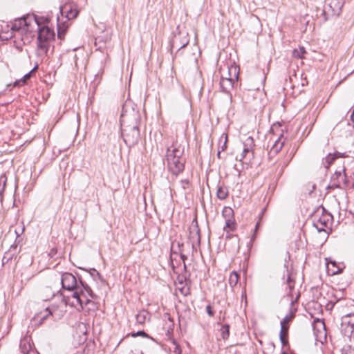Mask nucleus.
I'll return each instance as SVG.
<instances>
[{
  "mask_svg": "<svg viewBox=\"0 0 354 354\" xmlns=\"http://www.w3.org/2000/svg\"><path fill=\"white\" fill-rule=\"evenodd\" d=\"M140 116L138 112L133 111L121 115L122 136L125 144L129 147L136 145L140 138L139 125Z\"/></svg>",
  "mask_w": 354,
  "mask_h": 354,
  "instance_id": "f257e3e1",
  "label": "nucleus"
},
{
  "mask_svg": "<svg viewBox=\"0 0 354 354\" xmlns=\"http://www.w3.org/2000/svg\"><path fill=\"white\" fill-rule=\"evenodd\" d=\"M61 283L64 289L73 292L71 298L68 297V299H65L64 306L66 305L77 306L78 304L81 306L83 301L80 295L83 294V288L91 296V288L87 284H84L80 279L78 283L75 277L71 273L65 272L62 274Z\"/></svg>",
  "mask_w": 354,
  "mask_h": 354,
  "instance_id": "f03ea898",
  "label": "nucleus"
},
{
  "mask_svg": "<svg viewBox=\"0 0 354 354\" xmlns=\"http://www.w3.org/2000/svg\"><path fill=\"white\" fill-rule=\"evenodd\" d=\"M184 149L177 143H173L169 147L166 153L167 165L171 172L177 176L184 169L185 160L183 158Z\"/></svg>",
  "mask_w": 354,
  "mask_h": 354,
  "instance_id": "7ed1b4c3",
  "label": "nucleus"
},
{
  "mask_svg": "<svg viewBox=\"0 0 354 354\" xmlns=\"http://www.w3.org/2000/svg\"><path fill=\"white\" fill-rule=\"evenodd\" d=\"M37 26V53L40 56L46 55L50 43L55 39V32L48 26Z\"/></svg>",
  "mask_w": 354,
  "mask_h": 354,
  "instance_id": "20e7f679",
  "label": "nucleus"
},
{
  "mask_svg": "<svg viewBox=\"0 0 354 354\" xmlns=\"http://www.w3.org/2000/svg\"><path fill=\"white\" fill-rule=\"evenodd\" d=\"M332 219L333 216L330 213L326 212L323 208L322 214L319 218H317L316 216H314L313 225L319 233L324 232L328 236Z\"/></svg>",
  "mask_w": 354,
  "mask_h": 354,
  "instance_id": "39448f33",
  "label": "nucleus"
},
{
  "mask_svg": "<svg viewBox=\"0 0 354 354\" xmlns=\"http://www.w3.org/2000/svg\"><path fill=\"white\" fill-rule=\"evenodd\" d=\"M65 313L66 310L63 309V306L60 308L58 306L51 305L47 307L44 312L38 315L37 319L39 322V324H42L49 317H52L54 320L61 319L64 315Z\"/></svg>",
  "mask_w": 354,
  "mask_h": 354,
  "instance_id": "423d86ee",
  "label": "nucleus"
},
{
  "mask_svg": "<svg viewBox=\"0 0 354 354\" xmlns=\"http://www.w3.org/2000/svg\"><path fill=\"white\" fill-rule=\"evenodd\" d=\"M34 22L37 26H39V22L35 16H26L21 18H18L11 22L12 32L29 31V27L31 23Z\"/></svg>",
  "mask_w": 354,
  "mask_h": 354,
  "instance_id": "0eeeda50",
  "label": "nucleus"
},
{
  "mask_svg": "<svg viewBox=\"0 0 354 354\" xmlns=\"http://www.w3.org/2000/svg\"><path fill=\"white\" fill-rule=\"evenodd\" d=\"M228 77L221 76L220 80V87L222 91L225 93L229 92V91L233 88L234 80L238 79L239 72L236 66H232L228 68Z\"/></svg>",
  "mask_w": 354,
  "mask_h": 354,
  "instance_id": "6e6552de",
  "label": "nucleus"
},
{
  "mask_svg": "<svg viewBox=\"0 0 354 354\" xmlns=\"http://www.w3.org/2000/svg\"><path fill=\"white\" fill-rule=\"evenodd\" d=\"M348 185V180L346 177V169L344 167L342 172L341 171H336L331 176L330 182L328 189H344Z\"/></svg>",
  "mask_w": 354,
  "mask_h": 354,
  "instance_id": "1a4fd4ad",
  "label": "nucleus"
},
{
  "mask_svg": "<svg viewBox=\"0 0 354 354\" xmlns=\"http://www.w3.org/2000/svg\"><path fill=\"white\" fill-rule=\"evenodd\" d=\"M295 317V310H291L285 317L281 321V330H280V340L281 344L284 346L288 344V334L289 330V322H290Z\"/></svg>",
  "mask_w": 354,
  "mask_h": 354,
  "instance_id": "9d476101",
  "label": "nucleus"
},
{
  "mask_svg": "<svg viewBox=\"0 0 354 354\" xmlns=\"http://www.w3.org/2000/svg\"><path fill=\"white\" fill-rule=\"evenodd\" d=\"M340 330L342 333L350 337L354 333V313L347 314L342 317Z\"/></svg>",
  "mask_w": 354,
  "mask_h": 354,
  "instance_id": "9b49d317",
  "label": "nucleus"
},
{
  "mask_svg": "<svg viewBox=\"0 0 354 354\" xmlns=\"http://www.w3.org/2000/svg\"><path fill=\"white\" fill-rule=\"evenodd\" d=\"M189 39L187 34L183 35L181 33H178V35H174L171 42V49H176L178 51L181 48L185 47L189 44Z\"/></svg>",
  "mask_w": 354,
  "mask_h": 354,
  "instance_id": "f8f14e48",
  "label": "nucleus"
},
{
  "mask_svg": "<svg viewBox=\"0 0 354 354\" xmlns=\"http://www.w3.org/2000/svg\"><path fill=\"white\" fill-rule=\"evenodd\" d=\"M189 239L192 242V247L193 249H194L196 243L198 245L201 243L200 229L196 220H194L189 227Z\"/></svg>",
  "mask_w": 354,
  "mask_h": 354,
  "instance_id": "ddd939ff",
  "label": "nucleus"
},
{
  "mask_svg": "<svg viewBox=\"0 0 354 354\" xmlns=\"http://www.w3.org/2000/svg\"><path fill=\"white\" fill-rule=\"evenodd\" d=\"M60 12L62 16H65L68 20L77 17L79 13L77 6L73 3H66L61 7Z\"/></svg>",
  "mask_w": 354,
  "mask_h": 354,
  "instance_id": "4468645a",
  "label": "nucleus"
},
{
  "mask_svg": "<svg viewBox=\"0 0 354 354\" xmlns=\"http://www.w3.org/2000/svg\"><path fill=\"white\" fill-rule=\"evenodd\" d=\"M286 138H284L282 134L274 142L270 150L268 152L269 158H273L276 156L284 146Z\"/></svg>",
  "mask_w": 354,
  "mask_h": 354,
  "instance_id": "2eb2a0df",
  "label": "nucleus"
},
{
  "mask_svg": "<svg viewBox=\"0 0 354 354\" xmlns=\"http://www.w3.org/2000/svg\"><path fill=\"white\" fill-rule=\"evenodd\" d=\"M329 8L333 15L339 16L344 6V0H328Z\"/></svg>",
  "mask_w": 354,
  "mask_h": 354,
  "instance_id": "dca6fc26",
  "label": "nucleus"
},
{
  "mask_svg": "<svg viewBox=\"0 0 354 354\" xmlns=\"http://www.w3.org/2000/svg\"><path fill=\"white\" fill-rule=\"evenodd\" d=\"M345 156V153H341L339 152H335L333 153H329L325 158L322 159V165L324 168L328 169L336 158Z\"/></svg>",
  "mask_w": 354,
  "mask_h": 354,
  "instance_id": "f3484780",
  "label": "nucleus"
},
{
  "mask_svg": "<svg viewBox=\"0 0 354 354\" xmlns=\"http://www.w3.org/2000/svg\"><path fill=\"white\" fill-rule=\"evenodd\" d=\"M90 296L91 298H93V291L91 290V296L88 293V292L83 288V294L80 295L81 297V299H82V304L80 306V304L77 306H73V307L76 308L77 310H81L84 308V305H88V304H92L94 305L93 301H92L91 299L88 298V296Z\"/></svg>",
  "mask_w": 354,
  "mask_h": 354,
  "instance_id": "a211bd4d",
  "label": "nucleus"
},
{
  "mask_svg": "<svg viewBox=\"0 0 354 354\" xmlns=\"http://www.w3.org/2000/svg\"><path fill=\"white\" fill-rule=\"evenodd\" d=\"M216 196L220 200H225L228 196V189L220 183L217 185Z\"/></svg>",
  "mask_w": 354,
  "mask_h": 354,
  "instance_id": "6ab92c4d",
  "label": "nucleus"
},
{
  "mask_svg": "<svg viewBox=\"0 0 354 354\" xmlns=\"http://www.w3.org/2000/svg\"><path fill=\"white\" fill-rule=\"evenodd\" d=\"M136 319L138 324L143 325L147 320H149L150 315L148 311L142 310L136 315Z\"/></svg>",
  "mask_w": 354,
  "mask_h": 354,
  "instance_id": "aec40b11",
  "label": "nucleus"
},
{
  "mask_svg": "<svg viewBox=\"0 0 354 354\" xmlns=\"http://www.w3.org/2000/svg\"><path fill=\"white\" fill-rule=\"evenodd\" d=\"M254 158V151H250L248 149H245L243 147L242 153L240 156V161H248L249 162Z\"/></svg>",
  "mask_w": 354,
  "mask_h": 354,
  "instance_id": "412c9836",
  "label": "nucleus"
},
{
  "mask_svg": "<svg viewBox=\"0 0 354 354\" xmlns=\"http://www.w3.org/2000/svg\"><path fill=\"white\" fill-rule=\"evenodd\" d=\"M254 146L255 145L254 139L251 136H248L243 142V147L245 149H250L252 151H254Z\"/></svg>",
  "mask_w": 354,
  "mask_h": 354,
  "instance_id": "4be33fe9",
  "label": "nucleus"
},
{
  "mask_svg": "<svg viewBox=\"0 0 354 354\" xmlns=\"http://www.w3.org/2000/svg\"><path fill=\"white\" fill-rule=\"evenodd\" d=\"M239 277L237 274V272L233 271L231 272L229 277V284L231 288H234L237 285V283L239 281Z\"/></svg>",
  "mask_w": 354,
  "mask_h": 354,
  "instance_id": "5701e85b",
  "label": "nucleus"
},
{
  "mask_svg": "<svg viewBox=\"0 0 354 354\" xmlns=\"http://www.w3.org/2000/svg\"><path fill=\"white\" fill-rule=\"evenodd\" d=\"M313 326L315 330H317L318 331H320V330L322 329L325 330L324 322L319 318H316L313 320Z\"/></svg>",
  "mask_w": 354,
  "mask_h": 354,
  "instance_id": "b1692460",
  "label": "nucleus"
},
{
  "mask_svg": "<svg viewBox=\"0 0 354 354\" xmlns=\"http://www.w3.org/2000/svg\"><path fill=\"white\" fill-rule=\"evenodd\" d=\"M306 53V51L304 47L300 46L299 48L295 49L292 51V56L295 58L298 59H304V55Z\"/></svg>",
  "mask_w": 354,
  "mask_h": 354,
  "instance_id": "393cba45",
  "label": "nucleus"
},
{
  "mask_svg": "<svg viewBox=\"0 0 354 354\" xmlns=\"http://www.w3.org/2000/svg\"><path fill=\"white\" fill-rule=\"evenodd\" d=\"M222 215L225 220L234 219V211L231 207H225L222 212Z\"/></svg>",
  "mask_w": 354,
  "mask_h": 354,
  "instance_id": "a878e982",
  "label": "nucleus"
},
{
  "mask_svg": "<svg viewBox=\"0 0 354 354\" xmlns=\"http://www.w3.org/2000/svg\"><path fill=\"white\" fill-rule=\"evenodd\" d=\"M236 223L234 219L225 220V225L223 227V230L228 232L229 231H233L235 229Z\"/></svg>",
  "mask_w": 354,
  "mask_h": 354,
  "instance_id": "bb28decb",
  "label": "nucleus"
},
{
  "mask_svg": "<svg viewBox=\"0 0 354 354\" xmlns=\"http://www.w3.org/2000/svg\"><path fill=\"white\" fill-rule=\"evenodd\" d=\"M221 335L224 340L228 339L230 336V326L228 324H224L222 326L221 328Z\"/></svg>",
  "mask_w": 354,
  "mask_h": 354,
  "instance_id": "cd10ccee",
  "label": "nucleus"
},
{
  "mask_svg": "<svg viewBox=\"0 0 354 354\" xmlns=\"http://www.w3.org/2000/svg\"><path fill=\"white\" fill-rule=\"evenodd\" d=\"M20 348L24 354H35L34 351H30V345L27 344L25 342H21Z\"/></svg>",
  "mask_w": 354,
  "mask_h": 354,
  "instance_id": "c85d7f7f",
  "label": "nucleus"
},
{
  "mask_svg": "<svg viewBox=\"0 0 354 354\" xmlns=\"http://www.w3.org/2000/svg\"><path fill=\"white\" fill-rule=\"evenodd\" d=\"M130 335L133 337H138V336H142V337H148L149 335L148 334H147L144 330H139L136 333H131L130 334Z\"/></svg>",
  "mask_w": 354,
  "mask_h": 354,
  "instance_id": "c756f323",
  "label": "nucleus"
},
{
  "mask_svg": "<svg viewBox=\"0 0 354 354\" xmlns=\"http://www.w3.org/2000/svg\"><path fill=\"white\" fill-rule=\"evenodd\" d=\"M179 290L184 296H187L190 294L189 288L185 286H183L182 287L179 288Z\"/></svg>",
  "mask_w": 354,
  "mask_h": 354,
  "instance_id": "7c9ffc66",
  "label": "nucleus"
},
{
  "mask_svg": "<svg viewBox=\"0 0 354 354\" xmlns=\"http://www.w3.org/2000/svg\"><path fill=\"white\" fill-rule=\"evenodd\" d=\"M171 342L174 346V352L176 353V354H180L182 351L180 346L177 344L176 341L175 339H173Z\"/></svg>",
  "mask_w": 354,
  "mask_h": 354,
  "instance_id": "2f4dec72",
  "label": "nucleus"
},
{
  "mask_svg": "<svg viewBox=\"0 0 354 354\" xmlns=\"http://www.w3.org/2000/svg\"><path fill=\"white\" fill-rule=\"evenodd\" d=\"M180 185H181V187L185 190L188 188L189 187V180L187 179H184V180H181L180 181Z\"/></svg>",
  "mask_w": 354,
  "mask_h": 354,
  "instance_id": "473e14b6",
  "label": "nucleus"
},
{
  "mask_svg": "<svg viewBox=\"0 0 354 354\" xmlns=\"http://www.w3.org/2000/svg\"><path fill=\"white\" fill-rule=\"evenodd\" d=\"M287 284H288L290 290H291L294 288L295 281L292 280V279L291 278L290 274L288 275Z\"/></svg>",
  "mask_w": 354,
  "mask_h": 354,
  "instance_id": "72a5a7b5",
  "label": "nucleus"
},
{
  "mask_svg": "<svg viewBox=\"0 0 354 354\" xmlns=\"http://www.w3.org/2000/svg\"><path fill=\"white\" fill-rule=\"evenodd\" d=\"M231 238L234 242V243L236 245V249L238 250L239 246V243H238V237L237 236H234V235H232V236H226V239L227 238Z\"/></svg>",
  "mask_w": 354,
  "mask_h": 354,
  "instance_id": "f704fd0d",
  "label": "nucleus"
},
{
  "mask_svg": "<svg viewBox=\"0 0 354 354\" xmlns=\"http://www.w3.org/2000/svg\"><path fill=\"white\" fill-rule=\"evenodd\" d=\"M227 136L225 134V140H224V142L222 146L219 147H218V150L221 151H223L226 149L227 148Z\"/></svg>",
  "mask_w": 354,
  "mask_h": 354,
  "instance_id": "c9c22d12",
  "label": "nucleus"
},
{
  "mask_svg": "<svg viewBox=\"0 0 354 354\" xmlns=\"http://www.w3.org/2000/svg\"><path fill=\"white\" fill-rule=\"evenodd\" d=\"M206 312L209 317H213L214 315V312L212 310L210 305H207L206 306Z\"/></svg>",
  "mask_w": 354,
  "mask_h": 354,
  "instance_id": "e433bc0d",
  "label": "nucleus"
},
{
  "mask_svg": "<svg viewBox=\"0 0 354 354\" xmlns=\"http://www.w3.org/2000/svg\"><path fill=\"white\" fill-rule=\"evenodd\" d=\"M31 72H29L28 73L26 74L24 77L21 79L22 84H25L26 80L30 78Z\"/></svg>",
  "mask_w": 354,
  "mask_h": 354,
  "instance_id": "4c0bfd02",
  "label": "nucleus"
},
{
  "mask_svg": "<svg viewBox=\"0 0 354 354\" xmlns=\"http://www.w3.org/2000/svg\"><path fill=\"white\" fill-rule=\"evenodd\" d=\"M24 84H22V80H16L15 82H14V86H22L24 85Z\"/></svg>",
  "mask_w": 354,
  "mask_h": 354,
  "instance_id": "58836bf2",
  "label": "nucleus"
},
{
  "mask_svg": "<svg viewBox=\"0 0 354 354\" xmlns=\"http://www.w3.org/2000/svg\"><path fill=\"white\" fill-rule=\"evenodd\" d=\"M24 231V227L19 229V230H15V233L17 234V236H19L20 234H21Z\"/></svg>",
  "mask_w": 354,
  "mask_h": 354,
  "instance_id": "ea45409f",
  "label": "nucleus"
},
{
  "mask_svg": "<svg viewBox=\"0 0 354 354\" xmlns=\"http://www.w3.org/2000/svg\"><path fill=\"white\" fill-rule=\"evenodd\" d=\"M180 259H182V261L184 262H185V260L187 259V256L185 254H180Z\"/></svg>",
  "mask_w": 354,
  "mask_h": 354,
  "instance_id": "a19ab883",
  "label": "nucleus"
},
{
  "mask_svg": "<svg viewBox=\"0 0 354 354\" xmlns=\"http://www.w3.org/2000/svg\"><path fill=\"white\" fill-rule=\"evenodd\" d=\"M339 272H341V270H340L339 268H337V270H333V271L332 272V274H338V273H339Z\"/></svg>",
  "mask_w": 354,
  "mask_h": 354,
  "instance_id": "79ce46f5",
  "label": "nucleus"
},
{
  "mask_svg": "<svg viewBox=\"0 0 354 354\" xmlns=\"http://www.w3.org/2000/svg\"><path fill=\"white\" fill-rule=\"evenodd\" d=\"M64 32H60V31H58V37L62 39V36L64 35Z\"/></svg>",
  "mask_w": 354,
  "mask_h": 354,
  "instance_id": "37998d69",
  "label": "nucleus"
},
{
  "mask_svg": "<svg viewBox=\"0 0 354 354\" xmlns=\"http://www.w3.org/2000/svg\"><path fill=\"white\" fill-rule=\"evenodd\" d=\"M221 151L218 150V152H217V155H216V156H217V157H218V158H221Z\"/></svg>",
  "mask_w": 354,
  "mask_h": 354,
  "instance_id": "c03bdc74",
  "label": "nucleus"
},
{
  "mask_svg": "<svg viewBox=\"0 0 354 354\" xmlns=\"http://www.w3.org/2000/svg\"><path fill=\"white\" fill-rule=\"evenodd\" d=\"M330 304H331V307H330V308H333V307H334V306H335V303L330 302L329 304H328V305H327V306H328Z\"/></svg>",
  "mask_w": 354,
  "mask_h": 354,
  "instance_id": "a18cd8bd",
  "label": "nucleus"
},
{
  "mask_svg": "<svg viewBox=\"0 0 354 354\" xmlns=\"http://www.w3.org/2000/svg\"><path fill=\"white\" fill-rule=\"evenodd\" d=\"M183 267H184V270L186 271V270H187V266H186L185 262H184V263H183Z\"/></svg>",
  "mask_w": 354,
  "mask_h": 354,
  "instance_id": "49530a36",
  "label": "nucleus"
},
{
  "mask_svg": "<svg viewBox=\"0 0 354 354\" xmlns=\"http://www.w3.org/2000/svg\"><path fill=\"white\" fill-rule=\"evenodd\" d=\"M179 283H180V284H181V285H183V279L179 280Z\"/></svg>",
  "mask_w": 354,
  "mask_h": 354,
  "instance_id": "de8ad7c7",
  "label": "nucleus"
},
{
  "mask_svg": "<svg viewBox=\"0 0 354 354\" xmlns=\"http://www.w3.org/2000/svg\"><path fill=\"white\" fill-rule=\"evenodd\" d=\"M349 354H354V349L352 351H350Z\"/></svg>",
  "mask_w": 354,
  "mask_h": 354,
  "instance_id": "09e8293b",
  "label": "nucleus"
},
{
  "mask_svg": "<svg viewBox=\"0 0 354 354\" xmlns=\"http://www.w3.org/2000/svg\"><path fill=\"white\" fill-rule=\"evenodd\" d=\"M331 264L333 266H335L336 265L335 262H333V263H331Z\"/></svg>",
  "mask_w": 354,
  "mask_h": 354,
  "instance_id": "8fccbe9b",
  "label": "nucleus"
},
{
  "mask_svg": "<svg viewBox=\"0 0 354 354\" xmlns=\"http://www.w3.org/2000/svg\"><path fill=\"white\" fill-rule=\"evenodd\" d=\"M37 68V66H35L34 68L32 70V71L36 70Z\"/></svg>",
  "mask_w": 354,
  "mask_h": 354,
  "instance_id": "3c124183",
  "label": "nucleus"
},
{
  "mask_svg": "<svg viewBox=\"0 0 354 354\" xmlns=\"http://www.w3.org/2000/svg\"><path fill=\"white\" fill-rule=\"evenodd\" d=\"M51 253H54V249L51 250Z\"/></svg>",
  "mask_w": 354,
  "mask_h": 354,
  "instance_id": "603ef678",
  "label": "nucleus"
},
{
  "mask_svg": "<svg viewBox=\"0 0 354 354\" xmlns=\"http://www.w3.org/2000/svg\"><path fill=\"white\" fill-rule=\"evenodd\" d=\"M282 354H287L286 352H283Z\"/></svg>",
  "mask_w": 354,
  "mask_h": 354,
  "instance_id": "864d4df0",
  "label": "nucleus"
},
{
  "mask_svg": "<svg viewBox=\"0 0 354 354\" xmlns=\"http://www.w3.org/2000/svg\"><path fill=\"white\" fill-rule=\"evenodd\" d=\"M353 187H354V181H353Z\"/></svg>",
  "mask_w": 354,
  "mask_h": 354,
  "instance_id": "5fc2aeb1",
  "label": "nucleus"
}]
</instances>
